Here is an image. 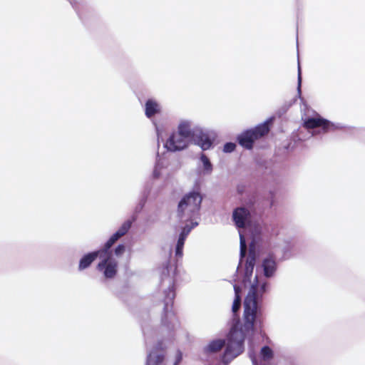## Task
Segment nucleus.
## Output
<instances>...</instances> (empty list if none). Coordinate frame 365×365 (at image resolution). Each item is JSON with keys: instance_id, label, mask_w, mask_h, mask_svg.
Returning <instances> with one entry per match:
<instances>
[{"instance_id": "nucleus-6", "label": "nucleus", "mask_w": 365, "mask_h": 365, "mask_svg": "<svg viewBox=\"0 0 365 365\" xmlns=\"http://www.w3.org/2000/svg\"><path fill=\"white\" fill-rule=\"evenodd\" d=\"M272 118H269L265 122L256 126L254 129L247 130L238 137L239 143L246 148L250 149L253 143L268 133L269 130V124Z\"/></svg>"}, {"instance_id": "nucleus-2", "label": "nucleus", "mask_w": 365, "mask_h": 365, "mask_svg": "<svg viewBox=\"0 0 365 365\" xmlns=\"http://www.w3.org/2000/svg\"><path fill=\"white\" fill-rule=\"evenodd\" d=\"M176 274V266L170 262L160 268V288L165 296L162 324L168 331H175L179 327V322L172 311L173 300L175 296L174 287Z\"/></svg>"}, {"instance_id": "nucleus-12", "label": "nucleus", "mask_w": 365, "mask_h": 365, "mask_svg": "<svg viewBox=\"0 0 365 365\" xmlns=\"http://www.w3.org/2000/svg\"><path fill=\"white\" fill-rule=\"evenodd\" d=\"M225 345V341L222 339H215L210 341L202 349V354L206 359H209L212 357L213 355H215L219 351L222 350V349Z\"/></svg>"}, {"instance_id": "nucleus-14", "label": "nucleus", "mask_w": 365, "mask_h": 365, "mask_svg": "<svg viewBox=\"0 0 365 365\" xmlns=\"http://www.w3.org/2000/svg\"><path fill=\"white\" fill-rule=\"evenodd\" d=\"M249 356L252 361V365H263L262 361L265 362L272 359L274 356V352L271 348L267 346H264L261 349L260 351V360H258L257 357L253 352H250Z\"/></svg>"}, {"instance_id": "nucleus-26", "label": "nucleus", "mask_w": 365, "mask_h": 365, "mask_svg": "<svg viewBox=\"0 0 365 365\" xmlns=\"http://www.w3.org/2000/svg\"><path fill=\"white\" fill-rule=\"evenodd\" d=\"M182 354L180 351H177L175 354L174 361L173 365H178L182 361Z\"/></svg>"}, {"instance_id": "nucleus-18", "label": "nucleus", "mask_w": 365, "mask_h": 365, "mask_svg": "<svg viewBox=\"0 0 365 365\" xmlns=\"http://www.w3.org/2000/svg\"><path fill=\"white\" fill-rule=\"evenodd\" d=\"M161 106L155 99H148L145 105V115L148 118H153L155 114L160 113Z\"/></svg>"}, {"instance_id": "nucleus-15", "label": "nucleus", "mask_w": 365, "mask_h": 365, "mask_svg": "<svg viewBox=\"0 0 365 365\" xmlns=\"http://www.w3.org/2000/svg\"><path fill=\"white\" fill-rule=\"evenodd\" d=\"M132 221L128 220L125 221L120 227L109 238L106 242V249H110L111 246L121 237L125 235L131 227Z\"/></svg>"}, {"instance_id": "nucleus-4", "label": "nucleus", "mask_w": 365, "mask_h": 365, "mask_svg": "<svg viewBox=\"0 0 365 365\" xmlns=\"http://www.w3.org/2000/svg\"><path fill=\"white\" fill-rule=\"evenodd\" d=\"M202 200V197L199 192L192 191L185 195L178 206V216L180 221L197 220Z\"/></svg>"}, {"instance_id": "nucleus-8", "label": "nucleus", "mask_w": 365, "mask_h": 365, "mask_svg": "<svg viewBox=\"0 0 365 365\" xmlns=\"http://www.w3.org/2000/svg\"><path fill=\"white\" fill-rule=\"evenodd\" d=\"M216 138L215 132L204 130L201 127H196L192 142L199 145L203 150L210 149Z\"/></svg>"}, {"instance_id": "nucleus-5", "label": "nucleus", "mask_w": 365, "mask_h": 365, "mask_svg": "<svg viewBox=\"0 0 365 365\" xmlns=\"http://www.w3.org/2000/svg\"><path fill=\"white\" fill-rule=\"evenodd\" d=\"M304 127L311 130L312 135L326 133L329 131H334L342 128L339 123H334L323 118L319 114H314L313 116L302 117Z\"/></svg>"}, {"instance_id": "nucleus-19", "label": "nucleus", "mask_w": 365, "mask_h": 365, "mask_svg": "<svg viewBox=\"0 0 365 365\" xmlns=\"http://www.w3.org/2000/svg\"><path fill=\"white\" fill-rule=\"evenodd\" d=\"M101 250H98V251H96V252H91V253H88L86 255H84L81 259H80V262H79V265H78V269L80 271H82L86 268H88L91 264L98 257H100V255H101Z\"/></svg>"}, {"instance_id": "nucleus-10", "label": "nucleus", "mask_w": 365, "mask_h": 365, "mask_svg": "<svg viewBox=\"0 0 365 365\" xmlns=\"http://www.w3.org/2000/svg\"><path fill=\"white\" fill-rule=\"evenodd\" d=\"M181 222H186V224L181 228V231L177 242L175 247V256L178 258H180L182 256V249L187 236L189 235L190 231L198 225L197 220H188L187 221Z\"/></svg>"}, {"instance_id": "nucleus-16", "label": "nucleus", "mask_w": 365, "mask_h": 365, "mask_svg": "<svg viewBox=\"0 0 365 365\" xmlns=\"http://www.w3.org/2000/svg\"><path fill=\"white\" fill-rule=\"evenodd\" d=\"M164 354L162 348L155 347L148 356L146 365H164Z\"/></svg>"}, {"instance_id": "nucleus-25", "label": "nucleus", "mask_w": 365, "mask_h": 365, "mask_svg": "<svg viewBox=\"0 0 365 365\" xmlns=\"http://www.w3.org/2000/svg\"><path fill=\"white\" fill-rule=\"evenodd\" d=\"M125 247L123 245H119L115 249V255L118 257H120L125 252Z\"/></svg>"}, {"instance_id": "nucleus-7", "label": "nucleus", "mask_w": 365, "mask_h": 365, "mask_svg": "<svg viewBox=\"0 0 365 365\" xmlns=\"http://www.w3.org/2000/svg\"><path fill=\"white\" fill-rule=\"evenodd\" d=\"M100 262L98 264V269L103 272L106 278H113L115 275L118 269V262L113 257V255L106 249V245L101 250Z\"/></svg>"}, {"instance_id": "nucleus-27", "label": "nucleus", "mask_w": 365, "mask_h": 365, "mask_svg": "<svg viewBox=\"0 0 365 365\" xmlns=\"http://www.w3.org/2000/svg\"><path fill=\"white\" fill-rule=\"evenodd\" d=\"M71 4L77 3L78 0H69Z\"/></svg>"}, {"instance_id": "nucleus-24", "label": "nucleus", "mask_w": 365, "mask_h": 365, "mask_svg": "<svg viewBox=\"0 0 365 365\" xmlns=\"http://www.w3.org/2000/svg\"><path fill=\"white\" fill-rule=\"evenodd\" d=\"M301 84H302V76L300 66H298V85H297V94L301 98Z\"/></svg>"}, {"instance_id": "nucleus-3", "label": "nucleus", "mask_w": 365, "mask_h": 365, "mask_svg": "<svg viewBox=\"0 0 365 365\" xmlns=\"http://www.w3.org/2000/svg\"><path fill=\"white\" fill-rule=\"evenodd\" d=\"M232 218L239 229L240 240V262L245 256L247 240L257 243L262 231L259 224L252 223L250 211L245 207H238L233 211Z\"/></svg>"}, {"instance_id": "nucleus-11", "label": "nucleus", "mask_w": 365, "mask_h": 365, "mask_svg": "<svg viewBox=\"0 0 365 365\" xmlns=\"http://www.w3.org/2000/svg\"><path fill=\"white\" fill-rule=\"evenodd\" d=\"M181 222H186V224L181 228V231L177 242L175 247V256L178 258H180L182 256V249L187 236L189 235L190 231L198 225L197 220H188L187 221Z\"/></svg>"}, {"instance_id": "nucleus-17", "label": "nucleus", "mask_w": 365, "mask_h": 365, "mask_svg": "<svg viewBox=\"0 0 365 365\" xmlns=\"http://www.w3.org/2000/svg\"><path fill=\"white\" fill-rule=\"evenodd\" d=\"M212 165L209 158L205 154H202L197 165L199 173L203 175H209L212 173Z\"/></svg>"}, {"instance_id": "nucleus-23", "label": "nucleus", "mask_w": 365, "mask_h": 365, "mask_svg": "<svg viewBox=\"0 0 365 365\" xmlns=\"http://www.w3.org/2000/svg\"><path fill=\"white\" fill-rule=\"evenodd\" d=\"M235 148V144L233 143H227L223 148V151L225 153H231Z\"/></svg>"}, {"instance_id": "nucleus-1", "label": "nucleus", "mask_w": 365, "mask_h": 365, "mask_svg": "<svg viewBox=\"0 0 365 365\" xmlns=\"http://www.w3.org/2000/svg\"><path fill=\"white\" fill-rule=\"evenodd\" d=\"M249 243V255L246 260L243 278L244 287L249 289L244 302L245 324L240 327L238 324L235 325L227 336L225 350L221 356L225 364H229L244 351L245 337L253 331L258 301L268 287V282L265 278L272 277L276 271L275 260L272 257H267L263 260L262 264L264 275H262L258 269L255 274L253 273L257 257L256 243Z\"/></svg>"}, {"instance_id": "nucleus-22", "label": "nucleus", "mask_w": 365, "mask_h": 365, "mask_svg": "<svg viewBox=\"0 0 365 365\" xmlns=\"http://www.w3.org/2000/svg\"><path fill=\"white\" fill-rule=\"evenodd\" d=\"M153 124L155 128V130H156V133H157V136H158V140L159 141L160 139L162 138L163 128L159 124H158L155 121H153Z\"/></svg>"}, {"instance_id": "nucleus-13", "label": "nucleus", "mask_w": 365, "mask_h": 365, "mask_svg": "<svg viewBox=\"0 0 365 365\" xmlns=\"http://www.w3.org/2000/svg\"><path fill=\"white\" fill-rule=\"evenodd\" d=\"M191 120L187 119L180 120L178 125V132L185 136L192 142V139L195 134V128Z\"/></svg>"}, {"instance_id": "nucleus-9", "label": "nucleus", "mask_w": 365, "mask_h": 365, "mask_svg": "<svg viewBox=\"0 0 365 365\" xmlns=\"http://www.w3.org/2000/svg\"><path fill=\"white\" fill-rule=\"evenodd\" d=\"M191 143V140L177 131L170 135L165 143V148L169 151L175 152L186 148Z\"/></svg>"}, {"instance_id": "nucleus-20", "label": "nucleus", "mask_w": 365, "mask_h": 365, "mask_svg": "<svg viewBox=\"0 0 365 365\" xmlns=\"http://www.w3.org/2000/svg\"><path fill=\"white\" fill-rule=\"evenodd\" d=\"M234 290H235V299L233 302L232 309V312L235 314L240 309V307L241 305L240 293L242 292V289H241L240 287L235 284Z\"/></svg>"}, {"instance_id": "nucleus-21", "label": "nucleus", "mask_w": 365, "mask_h": 365, "mask_svg": "<svg viewBox=\"0 0 365 365\" xmlns=\"http://www.w3.org/2000/svg\"><path fill=\"white\" fill-rule=\"evenodd\" d=\"M165 165L166 163L164 159L161 158L157 159L153 173V176L154 178H158L161 175L162 170L165 167Z\"/></svg>"}]
</instances>
